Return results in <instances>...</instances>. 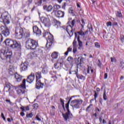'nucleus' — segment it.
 Listing matches in <instances>:
<instances>
[{
    "mask_svg": "<svg viewBox=\"0 0 124 124\" xmlns=\"http://www.w3.org/2000/svg\"><path fill=\"white\" fill-rule=\"evenodd\" d=\"M72 99V98H70L67 104H68V108H69V103H70V100Z\"/></svg>",
    "mask_w": 124,
    "mask_h": 124,
    "instance_id": "obj_56",
    "label": "nucleus"
},
{
    "mask_svg": "<svg viewBox=\"0 0 124 124\" xmlns=\"http://www.w3.org/2000/svg\"><path fill=\"white\" fill-rule=\"evenodd\" d=\"M116 15L117 17H119V18H122L123 17V15H122V13L121 12H117Z\"/></svg>",
    "mask_w": 124,
    "mask_h": 124,
    "instance_id": "obj_36",
    "label": "nucleus"
},
{
    "mask_svg": "<svg viewBox=\"0 0 124 124\" xmlns=\"http://www.w3.org/2000/svg\"><path fill=\"white\" fill-rule=\"evenodd\" d=\"M14 72V69L13 68V67L12 66H10L9 67V73L10 74V75H13Z\"/></svg>",
    "mask_w": 124,
    "mask_h": 124,
    "instance_id": "obj_29",
    "label": "nucleus"
},
{
    "mask_svg": "<svg viewBox=\"0 0 124 124\" xmlns=\"http://www.w3.org/2000/svg\"><path fill=\"white\" fill-rule=\"evenodd\" d=\"M36 89H41L43 88L44 84L41 83V80H40L41 78H42L41 76V72H38L36 73Z\"/></svg>",
    "mask_w": 124,
    "mask_h": 124,
    "instance_id": "obj_6",
    "label": "nucleus"
},
{
    "mask_svg": "<svg viewBox=\"0 0 124 124\" xmlns=\"http://www.w3.org/2000/svg\"><path fill=\"white\" fill-rule=\"evenodd\" d=\"M58 54H59L58 52H54L51 54V58H52V59H58Z\"/></svg>",
    "mask_w": 124,
    "mask_h": 124,
    "instance_id": "obj_30",
    "label": "nucleus"
},
{
    "mask_svg": "<svg viewBox=\"0 0 124 124\" xmlns=\"http://www.w3.org/2000/svg\"><path fill=\"white\" fill-rule=\"evenodd\" d=\"M34 52L36 54V56L39 59H40V58H42V57H43V48H39Z\"/></svg>",
    "mask_w": 124,
    "mask_h": 124,
    "instance_id": "obj_14",
    "label": "nucleus"
},
{
    "mask_svg": "<svg viewBox=\"0 0 124 124\" xmlns=\"http://www.w3.org/2000/svg\"><path fill=\"white\" fill-rule=\"evenodd\" d=\"M111 62H117V59L115 57L110 58Z\"/></svg>",
    "mask_w": 124,
    "mask_h": 124,
    "instance_id": "obj_43",
    "label": "nucleus"
},
{
    "mask_svg": "<svg viewBox=\"0 0 124 124\" xmlns=\"http://www.w3.org/2000/svg\"><path fill=\"white\" fill-rule=\"evenodd\" d=\"M75 23H76V20L74 19L72 21L71 23V25H69L68 26H63L62 29L66 31L67 33L69 34V36H72L73 35V27L75 26Z\"/></svg>",
    "mask_w": 124,
    "mask_h": 124,
    "instance_id": "obj_5",
    "label": "nucleus"
},
{
    "mask_svg": "<svg viewBox=\"0 0 124 124\" xmlns=\"http://www.w3.org/2000/svg\"><path fill=\"white\" fill-rule=\"evenodd\" d=\"M80 62H79L77 64V66L78 67H79V66L80 67H81V65H82V62H84V58L82 57L80 59Z\"/></svg>",
    "mask_w": 124,
    "mask_h": 124,
    "instance_id": "obj_32",
    "label": "nucleus"
},
{
    "mask_svg": "<svg viewBox=\"0 0 124 124\" xmlns=\"http://www.w3.org/2000/svg\"><path fill=\"white\" fill-rule=\"evenodd\" d=\"M69 13H71V14H73L74 13V11L73 10V8H70L69 9Z\"/></svg>",
    "mask_w": 124,
    "mask_h": 124,
    "instance_id": "obj_46",
    "label": "nucleus"
},
{
    "mask_svg": "<svg viewBox=\"0 0 124 124\" xmlns=\"http://www.w3.org/2000/svg\"><path fill=\"white\" fill-rule=\"evenodd\" d=\"M69 52H72V46H70L68 48L67 51L64 53L65 55L66 56H67V55H68Z\"/></svg>",
    "mask_w": 124,
    "mask_h": 124,
    "instance_id": "obj_33",
    "label": "nucleus"
},
{
    "mask_svg": "<svg viewBox=\"0 0 124 124\" xmlns=\"http://www.w3.org/2000/svg\"><path fill=\"white\" fill-rule=\"evenodd\" d=\"M15 79H16V81H17L18 82L22 81V76H20V75L17 73H16L15 75Z\"/></svg>",
    "mask_w": 124,
    "mask_h": 124,
    "instance_id": "obj_22",
    "label": "nucleus"
},
{
    "mask_svg": "<svg viewBox=\"0 0 124 124\" xmlns=\"http://www.w3.org/2000/svg\"><path fill=\"white\" fill-rule=\"evenodd\" d=\"M99 122L101 124L102 123V118L101 117L99 118Z\"/></svg>",
    "mask_w": 124,
    "mask_h": 124,
    "instance_id": "obj_59",
    "label": "nucleus"
},
{
    "mask_svg": "<svg viewBox=\"0 0 124 124\" xmlns=\"http://www.w3.org/2000/svg\"><path fill=\"white\" fill-rule=\"evenodd\" d=\"M73 52L75 54L77 52V46H73Z\"/></svg>",
    "mask_w": 124,
    "mask_h": 124,
    "instance_id": "obj_40",
    "label": "nucleus"
},
{
    "mask_svg": "<svg viewBox=\"0 0 124 124\" xmlns=\"http://www.w3.org/2000/svg\"><path fill=\"white\" fill-rule=\"evenodd\" d=\"M25 89H26V79L22 81V84L19 85L16 89V93L18 95H22L25 93Z\"/></svg>",
    "mask_w": 124,
    "mask_h": 124,
    "instance_id": "obj_8",
    "label": "nucleus"
},
{
    "mask_svg": "<svg viewBox=\"0 0 124 124\" xmlns=\"http://www.w3.org/2000/svg\"><path fill=\"white\" fill-rule=\"evenodd\" d=\"M36 119L37 121H39V122H40V121H41V119H40V118L38 117V115H36Z\"/></svg>",
    "mask_w": 124,
    "mask_h": 124,
    "instance_id": "obj_53",
    "label": "nucleus"
},
{
    "mask_svg": "<svg viewBox=\"0 0 124 124\" xmlns=\"http://www.w3.org/2000/svg\"><path fill=\"white\" fill-rule=\"evenodd\" d=\"M76 38H77V40L78 42V46L79 47H82L83 46V43L82 42V41H80V37L77 34H76Z\"/></svg>",
    "mask_w": 124,
    "mask_h": 124,
    "instance_id": "obj_23",
    "label": "nucleus"
},
{
    "mask_svg": "<svg viewBox=\"0 0 124 124\" xmlns=\"http://www.w3.org/2000/svg\"><path fill=\"white\" fill-rule=\"evenodd\" d=\"M33 31L37 36L41 35V30H40V29H39L36 26L33 27Z\"/></svg>",
    "mask_w": 124,
    "mask_h": 124,
    "instance_id": "obj_16",
    "label": "nucleus"
},
{
    "mask_svg": "<svg viewBox=\"0 0 124 124\" xmlns=\"http://www.w3.org/2000/svg\"><path fill=\"white\" fill-rule=\"evenodd\" d=\"M10 47L12 48V49H18V48H20L21 46L20 43L17 42V41H13Z\"/></svg>",
    "mask_w": 124,
    "mask_h": 124,
    "instance_id": "obj_15",
    "label": "nucleus"
},
{
    "mask_svg": "<svg viewBox=\"0 0 124 124\" xmlns=\"http://www.w3.org/2000/svg\"><path fill=\"white\" fill-rule=\"evenodd\" d=\"M12 52L8 47H5L0 50V58L1 60H10Z\"/></svg>",
    "mask_w": 124,
    "mask_h": 124,
    "instance_id": "obj_2",
    "label": "nucleus"
},
{
    "mask_svg": "<svg viewBox=\"0 0 124 124\" xmlns=\"http://www.w3.org/2000/svg\"><path fill=\"white\" fill-rule=\"evenodd\" d=\"M16 37L18 39H21L23 37H30L31 35L30 31L25 28H16Z\"/></svg>",
    "mask_w": 124,
    "mask_h": 124,
    "instance_id": "obj_1",
    "label": "nucleus"
},
{
    "mask_svg": "<svg viewBox=\"0 0 124 124\" xmlns=\"http://www.w3.org/2000/svg\"><path fill=\"white\" fill-rule=\"evenodd\" d=\"M107 27H111L112 26V23L111 22H108L107 23Z\"/></svg>",
    "mask_w": 124,
    "mask_h": 124,
    "instance_id": "obj_50",
    "label": "nucleus"
},
{
    "mask_svg": "<svg viewBox=\"0 0 124 124\" xmlns=\"http://www.w3.org/2000/svg\"><path fill=\"white\" fill-rule=\"evenodd\" d=\"M76 34H77V33H75V40L73 42V46H76V43L77 42L76 41V40H77V38H76Z\"/></svg>",
    "mask_w": 124,
    "mask_h": 124,
    "instance_id": "obj_44",
    "label": "nucleus"
},
{
    "mask_svg": "<svg viewBox=\"0 0 124 124\" xmlns=\"http://www.w3.org/2000/svg\"><path fill=\"white\" fill-rule=\"evenodd\" d=\"M103 124H106V121H105L104 119L103 120Z\"/></svg>",
    "mask_w": 124,
    "mask_h": 124,
    "instance_id": "obj_62",
    "label": "nucleus"
},
{
    "mask_svg": "<svg viewBox=\"0 0 124 124\" xmlns=\"http://www.w3.org/2000/svg\"><path fill=\"white\" fill-rule=\"evenodd\" d=\"M61 64H62V63L60 62H58L56 63H55L54 64L55 68H56L57 69H58V68H59V67L61 66Z\"/></svg>",
    "mask_w": 124,
    "mask_h": 124,
    "instance_id": "obj_34",
    "label": "nucleus"
},
{
    "mask_svg": "<svg viewBox=\"0 0 124 124\" xmlns=\"http://www.w3.org/2000/svg\"><path fill=\"white\" fill-rule=\"evenodd\" d=\"M54 10H55V11H56V10H58L61 8V6H60L59 5H58V4H55L54 6Z\"/></svg>",
    "mask_w": 124,
    "mask_h": 124,
    "instance_id": "obj_35",
    "label": "nucleus"
},
{
    "mask_svg": "<svg viewBox=\"0 0 124 124\" xmlns=\"http://www.w3.org/2000/svg\"><path fill=\"white\" fill-rule=\"evenodd\" d=\"M10 89H11V86L10 84L8 83L6 84V87L4 88V92L7 93V92H9L10 91Z\"/></svg>",
    "mask_w": 124,
    "mask_h": 124,
    "instance_id": "obj_24",
    "label": "nucleus"
},
{
    "mask_svg": "<svg viewBox=\"0 0 124 124\" xmlns=\"http://www.w3.org/2000/svg\"><path fill=\"white\" fill-rule=\"evenodd\" d=\"M0 41L2 42L3 40V38L2 37V35H1V32L0 31Z\"/></svg>",
    "mask_w": 124,
    "mask_h": 124,
    "instance_id": "obj_51",
    "label": "nucleus"
},
{
    "mask_svg": "<svg viewBox=\"0 0 124 124\" xmlns=\"http://www.w3.org/2000/svg\"><path fill=\"white\" fill-rule=\"evenodd\" d=\"M33 107L35 108V109H37V108H38V104H37V103H35L33 105Z\"/></svg>",
    "mask_w": 124,
    "mask_h": 124,
    "instance_id": "obj_48",
    "label": "nucleus"
},
{
    "mask_svg": "<svg viewBox=\"0 0 124 124\" xmlns=\"http://www.w3.org/2000/svg\"><path fill=\"white\" fill-rule=\"evenodd\" d=\"M87 71L88 74L90 73H93V69H92V67L90 66H88Z\"/></svg>",
    "mask_w": 124,
    "mask_h": 124,
    "instance_id": "obj_31",
    "label": "nucleus"
},
{
    "mask_svg": "<svg viewBox=\"0 0 124 124\" xmlns=\"http://www.w3.org/2000/svg\"><path fill=\"white\" fill-rule=\"evenodd\" d=\"M58 2H59V3H61L62 1V0H58Z\"/></svg>",
    "mask_w": 124,
    "mask_h": 124,
    "instance_id": "obj_63",
    "label": "nucleus"
},
{
    "mask_svg": "<svg viewBox=\"0 0 124 124\" xmlns=\"http://www.w3.org/2000/svg\"><path fill=\"white\" fill-rule=\"evenodd\" d=\"M24 21H25L26 23H29V22L31 21V17L30 16L26 17L24 19Z\"/></svg>",
    "mask_w": 124,
    "mask_h": 124,
    "instance_id": "obj_38",
    "label": "nucleus"
},
{
    "mask_svg": "<svg viewBox=\"0 0 124 124\" xmlns=\"http://www.w3.org/2000/svg\"><path fill=\"white\" fill-rule=\"evenodd\" d=\"M33 115L32 114V113H27L26 114V118H32Z\"/></svg>",
    "mask_w": 124,
    "mask_h": 124,
    "instance_id": "obj_37",
    "label": "nucleus"
},
{
    "mask_svg": "<svg viewBox=\"0 0 124 124\" xmlns=\"http://www.w3.org/2000/svg\"><path fill=\"white\" fill-rule=\"evenodd\" d=\"M29 66V62H25L24 63H22L20 66L21 70L22 71H25L28 69V66Z\"/></svg>",
    "mask_w": 124,
    "mask_h": 124,
    "instance_id": "obj_18",
    "label": "nucleus"
},
{
    "mask_svg": "<svg viewBox=\"0 0 124 124\" xmlns=\"http://www.w3.org/2000/svg\"><path fill=\"white\" fill-rule=\"evenodd\" d=\"M43 37H45L47 40L46 47L47 49H50L51 46L53 45V41H54V37L50 32L44 31L43 33Z\"/></svg>",
    "mask_w": 124,
    "mask_h": 124,
    "instance_id": "obj_3",
    "label": "nucleus"
},
{
    "mask_svg": "<svg viewBox=\"0 0 124 124\" xmlns=\"http://www.w3.org/2000/svg\"><path fill=\"white\" fill-rule=\"evenodd\" d=\"M26 45L27 49H34L38 47V43L34 40L29 39L27 41Z\"/></svg>",
    "mask_w": 124,
    "mask_h": 124,
    "instance_id": "obj_4",
    "label": "nucleus"
},
{
    "mask_svg": "<svg viewBox=\"0 0 124 124\" xmlns=\"http://www.w3.org/2000/svg\"><path fill=\"white\" fill-rule=\"evenodd\" d=\"M34 80V74L31 73V75H30L28 78L27 79V81L28 83H32L33 81Z\"/></svg>",
    "mask_w": 124,
    "mask_h": 124,
    "instance_id": "obj_19",
    "label": "nucleus"
},
{
    "mask_svg": "<svg viewBox=\"0 0 124 124\" xmlns=\"http://www.w3.org/2000/svg\"><path fill=\"white\" fill-rule=\"evenodd\" d=\"M69 74H76L77 77L78 79H80L81 80H85V77L83 76L82 75L77 74V72L76 71H70L69 72Z\"/></svg>",
    "mask_w": 124,
    "mask_h": 124,
    "instance_id": "obj_17",
    "label": "nucleus"
},
{
    "mask_svg": "<svg viewBox=\"0 0 124 124\" xmlns=\"http://www.w3.org/2000/svg\"><path fill=\"white\" fill-rule=\"evenodd\" d=\"M27 1L29 2V3H31V1H32V0H27Z\"/></svg>",
    "mask_w": 124,
    "mask_h": 124,
    "instance_id": "obj_64",
    "label": "nucleus"
},
{
    "mask_svg": "<svg viewBox=\"0 0 124 124\" xmlns=\"http://www.w3.org/2000/svg\"><path fill=\"white\" fill-rule=\"evenodd\" d=\"M103 99L104 100H107V96L106 95V91L105 90L104 92Z\"/></svg>",
    "mask_w": 124,
    "mask_h": 124,
    "instance_id": "obj_41",
    "label": "nucleus"
},
{
    "mask_svg": "<svg viewBox=\"0 0 124 124\" xmlns=\"http://www.w3.org/2000/svg\"><path fill=\"white\" fill-rule=\"evenodd\" d=\"M52 13H54L57 18H62L64 16V12L62 11H55V10H53Z\"/></svg>",
    "mask_w": 124,
    "mask_h": 124,
    "instance_id": "obj_13",
    "label": "nucleus"
},
{
    "mask_svg": "<svg viewBox=\"0 0 124 124\" xmlns=\"http://www.w3.org/2000/svg\"><path fill=\"white\" fill-rule=\"evenodd\" d=\"M108 76V75H107V73H105V75H104V78L105 79H107Z\"/></svg>",
    "mask_w": 124,
    "mask_h": 124,
    "instance_id": "obj_55",
    "label": "nucleus"
},
{
    "mask_svg": "<svg viewBox=\"0 0 124 124\" xmlns=\"http://www.w3.org/2000/svg\"><path fill=\"white\" fill-rule=\"evenodd\" d=\"M29 57L30 58V59H33V58H36L37 56H36V54H35V51L33 52H31L28 55Z\"/></svg>",
    "mask_w": 124,
    "mask_h": 124,
    "instance_id": "obj_28",
    "label": "nucleus"
},
{
    "mask_svg": "<svg viewBox=\"0 0 124 124\" xmlns=\"http://www.w3.org/2000/svg\"><path fill=\"white\" fill-rule=\"evenodd\" d=\"M10 16L8 12H5L2 14H0V22H3L5 24H9Z\"/></svg>",
    "mask_w": 124,
    "mask_h": 124,
    "instance_id": "obj_7",
    "label": "nucleus"
},
{
    "mask_svg": "<svg viewBox=\"0 0 124 124\" xmlns=\"http://www.w3.org/2000/svg\"><path fill=\"white\" fill-rule=\"evenodd\" d=\"M96 97H97V94L96 93H94V99L95 100L96 99Z\"/></svg>",
    "mask_w": 124,
    "mask_h": 124,
    "instance_id": "obj_58",
    "label": "nucleus"
},
{
    "mask_svg": "<svg viewBox=\"0 0 124 124\" xmlns=\"http://www.w3.org/2000/svg\"><path fill=\"white\" fill-rule=\"evenodd\" d=\"M42 2H46V0H38L35 2V4L36 6H39L41 5Z\"/></svg>",
    "mask_w": 124,
    "mask_h": 124,
    "instance_id": "obj_25",
    "label": "nucleus"
},
{
    "mask_svg": "<svg viewBox=\"0 0 124 124\" xmlns=\"http://www.w3.org/2000/svg\"><path fill=\"white\" fill-rule=\"evenodd\" d=\"M48 72V69L46 67H45L43 69V73L46 74Z\"/></svg>",
    "mask_w": 124,
    "mask_h": 124,
    "instance_id": "obj_42",
    "label": "nucleus"
},
{
    "mask_svg": "<svg viewBox=\"0 0 124 124\" xmlns=\"http://www.w3.org/2000/svg\"><path fill=\"white\" fill-rule=\"evenodd\" d=\"M108 124H114V122H111V121H109L108 122Z\"/></svg>",
    "mask_w": 124,
    "mask_h": 124,
    "instance_id": "obj_61",
    "label": "nucleus"
},
{
    "mask_svg": "<svg viewBox=\"0 0 124 124\" xmlns=\"http://www.w3.org/2000/svg\"><path fill=\"white\" fill-rule=\"evenodd\" d=\"M4 42L7 46H9L10 44L13 42V41L11 40L10 39H6Z\"/></svg>",
    "mask_w": 124,
    "mask_h": 124,
    "instance_id": "obj_26",
    "label": "nucleus"
},
{
    "mask_svg": "<svg viewBox=\"0 0 124 124\" xmlns=\"http://www.w3.org/2000/svg\"><path fill=\"white\" fill-rule=\"evenodd\" d=\"M0 31L5 37L8 36V35H9V34L10 33L8 28L4 26H1V27H0Z\"/></svg>",
    "mask_w": 124,
    "mask_h": 124,
    "instance_id": "obj_12",
    "label": "nucleus"
},
{
    "mask_svg": "<svg viewBox=\"0 0 124 124\" xmlns=\"http://www.w3.org/2000/svg\"><path fill=\"white\" fill-rule=\"evenodd\" d=\"M82 103H83V100H74L71 103V106H72L73 108L78 109Z\"/></svg>",
    "mask_w": 124,
    "mask_h": 124,
    "instance_id": "obj_9",
    "label": "nucleus"
},
{
    "mask_svg": "<svg viewBox=\"0 0 124 124\" xmlns=\"http://www.w3.org/2000/svg\"><path fill=\"white\" fill-rule=\"evenodd\" d=\"M66 109L67 110V112L65 114H62V116H63V118L64 119L65 121H67L69 118H72V114L71 113L70 111H69V108H68V104H66L65 105Z\"/></svg>",
    "mask_w": 124,
    "mask_h": 124,
    "instance_id": "obj_11",
    "label": "nucleus"
},
{
    "mask_svg": "<svg viewBox=\"0 0 124 124\" xmlns=\"http://www.w3.org/2000/svg\"><path fill=\"white\" fill-rule=\"evenodd\" d=\"M1 117L2 118L4 121H5V117H4V114H3V113H1Z\"/></svg>",
    "mask_w": 124,
    "mask_h": 124,
    "instance_id": "obj_52",
    "label": "nucleus"
},
{
    "mask_svg": "<svg viewBox=\"0 0 124 124\" xmlns=\"http://www.w3.org/2000/svg\"><path fill=\"white\" fill-rule=\"evenodd\" d=\"M52 78V80H54V81H56V80H57V77L54 76V77H51Z\"/></svg>",
    "mask_w": 124,
    "mask_h": 124,
    "instance_id": "obj_54",
    "label": "nucleus"
},
{
    "mask_svg": "<svg viewBox=\"0 0 124 124\" xmlns=\"http://www.w3.org/2000/svg\"><path fill=\"white\" fill-rule=\"evenodd\" d=\"M43 9L44 10H46L47 12H51L53 10V6L52 5H49L47 7V6L45 5L43 6Z\"/></svg>",
    "mask_w": 124,
    "mask_h": 124,
    "instance_id": "obj_20",
    "label": "nucleus"
},
{
    "mask_svg": "<svg viewBox=\"0 0 124 124\" xmlns=\"http://www.w3.org/2000/svg\"><path fill=\"white\" fill-rule=\"evenodd\" d=\"M95 44V46L96 47V48H100V44H99V43H97V42H95L94 43Z\"/></svg>",
    "mask_w": 124,
    "mask_h": 124,
    "instance_id": "obj_45",
    "label": "nucleus"
},
{
    "mask_svg": "<svg viewBox=\"0 0 124 124\" xmlns=\"http://www.w3.org/2000/svg\"><path fill=\"white\" fill-rule=\"evenodd\" d=\"M7 121L9 123H11V119H10V118H8Z\"/></svg>",
    "mask_w": 124,
    "mask_h": 124,
    "instance_id": "obj_60",
    "label": "nucleus"
},
{
    "mask_svg": "<svg viewBox=\"0 0 124 124\" xmlns=\"http://www.w3.org/2000/svg\"><path fill=\"white\" fill-rule=\"evenodd\" d=\"M121 41H122V43H124V35H122L120 37Z\"/></svg>",
    "mask_w": 124,
    "mask_h": 124,
    "instance_id": "obj_47",
    "label": "nucleus"
},
{
    "mask_svg": "<svg viewBox=\"0 0 124 124\" xmlns=\"http://www.w3.org/2000/svg\"><path fill=\"white\" fill-rule=\"evenodd\" d=\"M40 20L41 23L44 25L45 27H50L51 26L50 18L43 16L41 17Z\"/></svg>",
    "mask_w": 124,
    "mask_h": 124,
    "instance_id": "obj_10",
    "label": "nucleus"
},
{
    "mask_svg": "<svg viewBox=\"0 0 124 124\" xmlns=\"http://www.w3.org/2000/svg\"><path fill=\"white\" fill-rule=\"evenodd\" d=\"M67 61L70 62V63H72V61H73V58L71 57H69L67 58Z\"/></svg>",
    "mask_w": 124,
    "mask_h": 124,
    "instance_id": "obj_39",
    "label": "nucleus"
},
{
    "mask_svg": "<svg viewBox=\"0 0 124 124\" xmlns=\"http://www.w3.org/2000/svg\"><path fill=\"white\" fill-rule=\"evenodd\" d=\"M20 109L23 112L30 111V107L29 106H22L20 108Z\"/></svg>",
    "mask_w": 124,
    "mask_h": 124,
    "instance_id": "obj_27",
    "label": "nucleus"
},
{
    "mask_svg": "<svg viewBox=\"0 0 124 124\" xmlns=\"http://www.w3.org/2000/svg\"><path fill=\"white\" fill-rule=\"evenodd\" d=\"M20 115L22 116V117H24V116H25V113H24L23 112H22L20 113Z\"/></svg>",
    "mask_w": 124,
    "mask_h": 124,
    "instance_id": "obj_57",
    "label": "nucleus"
},
{
    "mask_svg": "<svg viewBox=\"0 0 124 124\" xmlns=\"http://www.w3.org/2000/svg\"><path fill=\"white\" fill-rule=\"evenodd\" d=\"M78 34V35L79 36V35H81V36H85L86 34L88 33V31H85V32L83 31V28H82L80 30V31L78 32V33H76Z\"/></svg>",
    "mask_w": 124,
    "mask_h": 124,
    "instance_id": "obj_21",
    "label": "nucleus"
},
{
    "mask_svg": "<svg viewBox=\"0 0 124 124\" xmlns=\"http://www.w3.org/2000/svg\"><path fill=\"white\" fill-rule=\"evenodd\" d=\"M81 27L82 29H84V26H85V21L83 19L81 20Z\"/></svg>",
    "mask_w": 124,
    "mask_h": 124,
    "instance_id": "obj_49",
    "label": "nucleus"
}]
</instances>
